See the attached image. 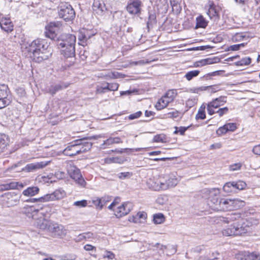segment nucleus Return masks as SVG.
<instances>
[{"instance_id": "obj_44", "label": "nucleus", "mask_w": 260, "mask_h": 260, "mask_svg": "<svg viewBox=\"0 0 260 260\" xmlns=\"http://www.w3.org/2000/svg\"><path fill=\"white\" fill-rule=\"evenodd\" d=\"M93 237V234L91 233L88 232L80 234L78 236L80 240L82 239H90Z\"/></svg>"}, {"instance_id": "obj_54", "label": "nucleus", "mask_w": 260, "mask_h": 260, "mask_svg": "<svg viewBox=\"0 0 260 260\" xmlns=\"http://www.w3.org/2000/svg\"><path fill=\"white\" fill-rule=\"evenodd\" d=\"M226 132H228V131L226 128V126H225V124L224 125H223L222 126H221L219 128H218V129L216 131L217 134L219 136L224 134Z\"/></svg>"}, {"instance_id": "obj_28", "label": "nucleus", "mask_w": 260, "mask_h": 260, "mask_svg": "<svg viewBox=\"0 0 260 260\" xmlns=\"http://www.w3.org/2000/svg\"><path fill=\"white\" fill-rule=\"evenodd\" d=\"M39 190L40 189L37 186L28 187L22 191V195L25 197H32L37 194Z\"/></svg>"}, {"instance_id": "obj_39", "label": "nucleus", "mask_w": 260, "mask_h": 260, "mask_svg": "<svg viewBox=\"0 0 260 260\" xmlns=\"http://www.w3.org/2000/svg\"><path fill=\"white\" fill-rule=\"evenodd\" d=\"M200 73L198 70H193L188 72L185 75V77L188 81L191 80L193 77H197Z\"/></svg>"}, {"instance_id": "obj_49", "label": "nucleus", "mask_w": 260, "mask_h": 260, "mask_svg": "<svg viewBox=\"0 0 260 260\" xmlns=\"http://www.w3.org/2000/svg\"><path fill=\"white\" fill-rule=\"evenodd\" d=\"M155 19L156 16L154 14H149L148 21H147V27L148 28L155 23Z\"/></svg>"}, {"instance_id": "obj_13", "label": "nucleus", "mask_w": 260, "mask_h": 260, "mask_svg": "<svg viewBox=\"0 0 260 260\" xmlns=\"http://www.w3.org/2000/svg\"><path fill=\"white\" fill-rule=\"evenodd\" d=\"M226 96H220L209 102L207 105L208 113L210 115L215 113V109H216L219 107L223 105L226 102Z\"/></svg>"}, {"instance_id": "obj_2", "label": "nucleus", "mask_w": 260, "mask_h": 260, "mask_svg": "<svg viewBox=\"0 0 260 260\" xmlns=\"http://www.w3.org/2000/svg\"><path fill=\"white\" fill-rule=\"evenodd\" d=\"M96 136L85 137L81 139H78L74 141V144L68 146L66 148L63 153L67 156H72L89 150L92 143L87 141L88 139H96Z\"/></svg>"}, {"instance_id": "obj_48", "label": "nucleus", "mask_w": 260, "mask_h": 260, "mask_svg": "<svg viewBox=\"0 0 260 260\" xmlns=\"http://www.w3.org/2000/svg\"><path fill=\"white\" fill-rule=\"evenodd\" d=\"M229 111V108L226 107L218 109L217 111H215V113H217L219 117L222 116L224 114L228 113Z\"/></svg>"}, {"instance_id": "obj_18", "label": "nucleus", "mask_w": 260, "mask_h": 260, "mask_svg": "<svg viewBox=\"0 0 260 260\" xmlns=\"http://www.w3.org/2000/svg\"><path fill=\"white\" fill-rule=\"evenodd\" d=\"M133 209V204L131 202L124 203L121 206L114 210L115 216L120 218L127 214Z\"/></svg>"}, {"instance_id": "obj_7", "label": "nucleus", "mask_w": 260, "mask_h": 260, "mask_svg": "<svg viewBox=\"0 0 260 260\" xmlns=\"http://www.w3.org/2000/svg\"><path fill=\"white\" fill-rule=\"evenodd\" d=\"M68 173L71 178L74 179L78 184L85 186L86 182L80 173V171L74 166L72 161H68L66 166Z\"/></svg>"}, {"instance_id": "obj_34", "label": "nucleus", "mask_w": 260, "mask_h": 260, "mask_svg": "<svg viewBox=\"0 0 260 260\" xmlns=\"http://www.w3.org/2000/svg\"><path fill=\"white\" fill-rule=\"evenodd\" d=\"M244 256L245 260H260V253L258 252H245Z\"/></svg>"}, {"instance_id": "obj_56", "label": "nucleus", "mask_w": 260, "mask_h": 260, "mask_svg": "<svg viewBox=\"0 0 260 260\" xmlns=\"http://www.w3.org/2000/svg\"><path fill=\"white\" fill-rule=\"evenodd\" d=\"M244 37V36H243L242 34L238 33L233 36L232 40L233 41L239 42L243 40Z\"/></svg>"}, {"instance_id": "obj_6", "label": "nucleus", "mask_w": 260, "mask_h": 260, "mask_svg": "<svg viewBox=\"0 0 260 260\" xmlns=\"http://www.w3.org/2000/svg\"><path fill=\"white\" fill-rule=\"evenodd\" d=\"M243 202L238 199L231 200L220 199L219 205H216L215 211H230L237 209L240 206V204Z\"/></svg>"}, {"instance_id": "obj_8", "label": "nucleus", "mask_w": 260, "mask_h": 260, "mask_svg": "<svg viewBox=\"0 0 260 260\" xmlns=\"http://www.w3.org/2000/svg\"><path fill=\"white\" fill-rule=\"evenodd\" d=\"M203 192L209 196L207 199L208 206L211 209L215 211V207L216 205H219V202L221 199L218 197L219 190L216 188L205 189L203 190Z\"/></svg>"}, {"instance_id": "obj_25", "label": "nucleus", "mask_w": 260, "mask_h": 260, "mask_svg": "<svg viewBox=\"0 0 260 260\" xmlns=\"http://www.w3.org/2000/svg\"><path fill=\"white\" fill-rule=\"evenodd\" d=\"M0 27L4 31L7 32L13 30V24L10 18L2 17L0 18Z\"/></svg>"}, {"instance_id": "obj_3", "label": "nucleus", "mask_w": 260, "mask_h": 260, "mask_svg": "<svg viewBox=\"0 0 260 260\" xmlns=\"http://www.w3.org/2000/svg\"><path fill=\"white\" fill-rule=\"evenodd\" d=\"M66 193L64 190L59 188L56 189L54 192L51 193L46 194L44 196L39 198H29L25 199L23 198H21L23 202L35 203L38 202H47L50 201H54L62 199L66 197Z\"/></svg>"}, {"instance_id": "obj_9", "label": "nucleus", "mask_w": 260, "mask_h": 260, "mask_svg": "<svg viewBox=\"0 0 260 260\" xmlns=\"http://www.w3.org/2000/svg\"><path fill=\"white\" fill-rule=\"evenodd\" d=\"M1 201L4 205L12 207L19 204L21 196L15 192H8L1 196Z\"/></svg>"}, {"instance_id": "obj_38", "label": "nucleus", "mask_w": 260, "mask_h": 260, "mask_svg": "<svg viewBox=\"0 0 260 260\" xmlns=\"http://www.w3.org/2000/svg\"><path fill=\"white\" fill-rule=\"evenodd\" d=\"M153 220L155 224L162 223L165 221V216L162 213L154 214Z\"/></svg>"}, {"instance_id": "obj_15", "label": "nucleus", "mask_w": 260, "mask_h": 260, "mask_svg": "<svg viewBox=\"0 0 260 260\" xmlns=\"http://www.w3.org/2000/svg\"><path fill=\"white\" fill-rule=\"evenodd\" d=\"M10 90L7 85L0 84V109L5 107L10 103L8 96Z\"/></svg>"}, {"instance_id": "obj_45", "label": "nucleus", "mask_w": 260, "mask_h": 260, "mask_svg": "<svg viewBox=\"0 0 260 260\" xmlns=\"http://www.w3.org/2000/svg\"><path fill=\"white\" fill-rule=\"evenodd\" d=\"M133 174L131 172H121L118 174V177L120 179H125L129 178Z\"/></svg>"}, {"instance_id": "obj_53", "label": "nucleus", "mask_w": 260, "mask_h": 260, "mask_svg": "<svg viewBox=\"0 0 260 260\" xmlns=\"http://www.w3.org/2000/svg\"><path fill=\"white\" fill-rule=\"evenodd\" d=\"M188 127L180 126L179 127H175L176 130L174 132L175 134L180 133V135H184L185 132L187 129Z\"/></svg>"}, {"instance_id": "obj_12", "label": "nucleus", "mask_w": 260, "mask_h": 260, "mask_svg": "<svg viewBox=\"0 0 260 260\" xmlns=\"http://www.w3.org/2000/svg\"><path fill=\"white\" fill-rule=\"evenodd\" d=\"M48 232L52 236L57 238H62L67 234V230L64 226L54 221H51L49 225Z\"/></svg>"}, {"instance_id": "obj_55", "label": "nucleus", "mask_w": 260, "mask_h": 260, "mask_svg": "<svg viewBox=\"0 0 260 260\" xmlns=\"http://www.w3.org/2000/svg\"><path fill=\"white\" fill-rule=\"evenodd\" d=\"M113 141L112 137L105 140L104 143L101 145V147L103 148H105L106 146L113 144Z\"/></svg>"}, {"instance_id": "obj_37", "label": "nucleus", "mask_w": 260, "mask_h": 260, "mask_svg": "<svg viewBox=\"0 0 260 260\" xmlns=\"http://www.w3.org/2000/svg\"><path fill=\"white\" fill-rule=\"evenodd\" d=\"M223 190L227 193L235 192L234 182H229L225 183L223 187Z\"/></svg>"}, {"instance_id": "obj_52", "label": "nucleus", "mask_w": 260, "mask_h": 260, "mask_svg": "<svg viewBox=\"0 0 260 260\" xmlns=\"http://www.w3.org/2000/svg\"><path fill=\"white\" fill-rule=\"evenodd\" d=\"M226 126V128L227 129V131H231L233 132L236 130L237 128V126L236 125L235 123H229L225 124Z\"/></svg>"}, {"instance_id": "obj_32", "label": "nucleus", "mask_w": 260, "mask_h": 260, "mask_svg": "<svg viewBox=\"0 0 260 260\" xmlns=\"http://www.w3.org/2000/svg\"><path fill=\"white\" fill-rule=\"evenodd\" d=\"M50 222H51V221H48L45 219H40L37 222V226L40 229L48 231Z\"/></svg>"}, {"instance_id": "obj_14", "label": "nucleus", "mask_w": 260, "mask_h": 260, "mask_svg": "<svg viewBox=\"0 0 260 260\" xmlns=\"http://www.w3.org/2000/svg\"><path fill=\"white\" fill-rule=\"evenodd\" d=\"M62 25L61 21L51 22L46 26L45 36L51 39H54L56 36V32L61 27Z\"/></svg>"}, {"instance_id": "obj_33", "label": "nucleus", "mask_w": 260, "mask_h": 260, "mask_svg": "<svg viewBox=\"0 0 260 260\" xmlns=\"http://www.w3.org/2000/svg\"><path fill=\"white\" fill-rule=\"evenodd\" d=\"M240 216L238 214L230 215L228 217H219L218 220L225 223H230V221H233L238 219L240 218Z\"/></svg>"}, {"instance_id": "obj_43", "label": "nucleus", "mask_w": 260, "mask_h": 260, "mask_svg": "<svg viewBox=\"0 0 260 260\" xmlns=\"http://www.w3.org/2000/svg\"><path fill=\"white\" fill-rule=\"evenodd\" d=\"M220 86V84L208 86V91L211 93H215L221 89Z\"/></svg>"}, {"instance_id": "obj_19", "label": "nucleus", "mask_w": 260, "mask_h": 260, "mask_svg": "<svg viewBox=\"0 0 260 260\" xmlns=\"http://www.w3.org/2000/svg\"><path fill=\"white\" fill-rule=\"evenodd\" d=\"M142 4L140 0H130L126 9L131 14H139L141 13Z\"/></svg>"}, {"instance_id": "obj_17", "label": "nucleus", "mask_w": 260, "mask_h": 260, "mask_svg": "<svg viewBox=\"0 0 260 260\" xmlns=\"http://www.w3.org/2000/svg\"><path fill=\"white\" fill-rule=\"evenodd\" d=\"M94 34L91 30L85 28H82L79 30L78 33L79 44L84 46L89 42V40Z\"/></svg>"}, {"instance_id": "obj_64", "label": "nucleus", "mask_w": 260, "mask_h": 260, "mask_svg": "<svg viewBox=\"0 0 260 260\" xmlns=\"http://www.w3.org/2000/svg\"><path fill=\"white\" fill-rule=\"evenodd\" d=\"M119 73L118 72H111L110 73L109 78L110 79H116L119 77Z\"/></svg>"}, {"instance_id": "obj_58", "label": "nucleus", "mask_w": 260, "mask_h": 260, "mask_svg": "<svg viewBox=\"0 0 260 260\" xmlns=\"http://www.w3.org/2000/svg\"><path fill=\"white\" fill-rule=\"evenodd\" d=\"M103 257L113 259L115 257V254L111 251H106L103 255Z\"/></svg>"}, {"instance_id": "obj_31", "label": "nucleus", "mask_w": 260, "mask_h": 260, "mask_svg": "<svg viewBox=\"0 0 260 260\" xmlns=\"http://www.w3.org/2000/svg\"><path fill=\"white\" fill-rule=\"evenodd\" d=\"M207 24L208 21L203 16L200 15L196 18V28H205L207 26Z\"/></svg>"}, {"instance_id": "obj_26", "label": "nucleus", "mask_w": 260, "mask_h": 260, "mask_svg": "<svg viewBox=\"0 0 260 260\" xmlns=\"http://www.w3.org/2000/svg\"><path fill=\"white\" fill-rule=\"evenodd\" d=\"M25 184L19 182H11L8 183L2 184L0 186V190H7L9 189H19L24 187Z\"/></svg>"}, {"instance_id": "obj_30", "label": "nucleus", "mask_w": 260, "mask_h": 260, "mask_svg": "<svg viewBox=\"0 0 260 260\" xmlns=\"http://www.w3.org/2000/svg\"><path fill=\"white\" fill-rule=\"evenodd\" d=\"M9 140L8 137L5 134L0 135V153L4 151L8 145Z\"/></svg>"}, {"instance_id": "obj_24", "label": "nucleus", "mask_w": 260, "mask_h": 260, "mask_svg": "<svg viewBox=\"0 0 260 260\" xmlns=\"http://www.w3.org/2000/svg\"><path fill=\"white\" fill-rule=\"evenodd\" d=\"M162 190H166L170 187H173L178 183V180L175 176H171L168 179L162 177Z\"/></svg>"}, {"instance_id": "obj_57", "label": "nucleus", "mask_w": 260, "mask_h": 260, "mask_svg": "<svg viewBox=\"0 0 260 260\" xmlns=\"http://www.w3.org/2000/svg\"><path fill=\"white\" fill-rule=\"evenodd\" d=\"M109 91H117L118 89L119 84L116 83H109Z\"/></svg>"}, {"instance_id": "obj_36", "label": "nucleus", "mask_w": 260, "mask_h": 260, "mask_svg": "<svg viewBox=\"0 0 260 260\" xmlns=\"http://www.w3.org/2000/svg\"><path fill=\"white\" fill-rule=\"evenodd\" d=\"M206 105L203 104L199 109L197 114L196 116L197 119H204L206 118L205 109Z\"/></svg>"}, {"instance_id": "obj_4", "label": "nucleus", "mask_w": 260, "mask_h": 260, "mask_svg": "<svg viewBox=\"0 0 260 260\" xmlns=\"http://www.w3.org/2000/svg\"><path fill=\"white\" fill-rule=\"evenodd\" d=\"M57 9L59 17L66 21H72L74 19L75 12L72 6L68 3H60Z\"/></svg>"}, {"instance_id": "obj_11", "label": "nucleus", "mask_w": 260, "mask_h": 260, "mask_svg": "<svg viewBox=\"0 0 260 260\" xmlns=\"http://www.w3.org/2000/svg\"><path fill=\"white\" fill-rule=\"evenodd\" d=\"M48 47V45L45 40L38 39L31 42L26 49L30 53V55H34L39 51H41L42 49Z\"/></svg>"}, {"instance_id": "obj_41", "label": "nucleus", "mask_w": 260, "mask_h": 260, "mask_svg": "<svg viewBox=\"0 0 260 260\" xmlns=\"http://www.w3.org/2000/svg\"><path fill=\"white\" fill-rule=\"evenodd\" d=\"M251 61V59L249 57H246L241 59L240 61L237 62L238 66H247L249 65Z\"/></svg>"}, {"instance_id": "obj_59", "label": "nucleus", "mask_w": 260, "mask_h": 260, "mask_svg": "<svg viewBox=\"0 0 260 260\" xmlns=\"http://www.w3.org/2000/svg\"><path fill=\"white\" fill-rule=\"evenodd\" d=\"M142 114V112L141 111L137 112L134 114H131L129 116V119H134L137 118H139Z\"/></svg>"}, {"instance_id": "obj_22", "label": "nucleus", "mask_w": 260, "mask_h": 260, "mask_svg": "<svg viewBox=\"0 0 260 260\" xmlns=\"http://www.w3.org/2000/svg\"><path fill=\"white\" fill-rule=\"evenodd\" d=\"M92 9L96 14L100 15H102L107 11V8L103 0H94Z\"/></svg>"}, {"instance_id": "obj_35", "label": "nucleus", "mask_w": 260, "mask_h": 260, "mask_svg": "<svg viewBox=\"0 0 260 260\" xmlns=\"http://www.w3.org/2000/svg\"><path fill=\"white\" fill-rule=\"evenodd\" d=\"M168 141L167 136L163 134L155 135L153 138V142L156 143H166Z\"/></svg>"}, {"instance_id": "obj_21", "label": "nucleus", "mask_w": 260, "mask_h": 260, "mask_svg": "<svg viewBox=\"0 0 260 260\" xmlns=\"http://www.w3.org/2000/svg\"><path fill=\"white\" fill-rule=\"evenodd\" d=\"M51 55L50 49L48 48L42 49L37 53L34 55H30V57L33 58L35 61L37 62H41L45 60L48 59Z\"/></svg>"}, {"instance_id": "obj_47", "label": "nucleus", "mask_w": 260, "mask_h": 260, "mask_svg": "<svg viewBox=\"0 0 260 260\" xmlns=\"http://www.w3.org/2000/svg\"><path fill=\"white\" fill-rule=\"evenodd\" d=\"M241 163L237 162L230 165L229 167V169L231 171H238L241 169Z\"/></svg>"}, {"instance_id": "obj_40", "label": "nucleus", "mask_w": 260, "mask_h": 260, "mask_svg": "<svg viewBox=\"0 0 260 260\" xmlns=\"http://www.w3.org/2000/svg\"><path fill=\"white\" fill-rule=\"evenodd\" d=\"M233 182H234V185L235 191H236V189H238V190L244 189L246 186V183L241 180H239L238 181Z\"/></svg>"}, {"instance_id": "obj_29", "label": "nucleus", "mask_w": 260, "mask_h": 260, "mask_svg": "<svg viewBox=\"0 0 260 260\" xmlns=\"http://www.w3.org/2000/svg\"><path fill=\"white\" fill-rule=\"evenodd\" d=\"M217 59L216 58H208L204 59H202L194 63V66L196 67H202L207 64H211L216 62Z\"/></svg>"}, {"instance_id": "obj_61", "label": "nucleus", "mask_w": 260, "mask_h": 260, "mask_svg": "<svg viewBox=\"0 0 260 260\" xmlns=\"http://www.w3.org/2000/svg\"><path fill=\"white\" fill-rule=\"evenodd\" d=\"M106 91L104 88H103V87L100 86V85H98L96 87V93H100V94H103L106 92Z\"/></svg>"}, {"instance_id": "obj_46", "label": "nucleus", "mask_w": 260, "mask_h": 260, "mask_svg": "<svg viewBox=\"0 0 260 260\" xmlns=\"http://www.w3.org/2000/svg\"><path fill=\"white\" fill-rule=\"evenodd\" d=\"M93 204L100 209H101L104 206V204L102 203V200L100 198H96L92 200Z\"/></svg>"}, {"instance_id": "obj_5", "label": "nucleus", "mask_w": 260, "mask_h": 260, "mask_svg": "<svg viewBox=\"0 0 260 260\" xmlns=\"http://www.w3.org/2000/svg\"><path fill=\"white\" fill-rule=\"evenodd\" d=\"M249 227L245 225L244 223L239 224V222H235L230 226L224 229L222 233L225 236H241L248 232Z\"/></svg>"}, {"instance_id": "obj_1", "label": "nucleus", "mask_w": 260, "mask_h": 260, "mask_svg": "<svg viewBox=\"0 0 260 260\" xmlns=\"http://www.w3.org/2000/svg\"><path fill=\"white\" fill-rule=\"evenodd\" d=\"M76 41V37L74 35L67 34L61 35L57 43L61 54L66 58H73L75 53Z\"/></svg>"}, {"instance_id": "obj_20", "label": "nucleus", "mask_w": 260, "mask_h": 260, "mask_svg": "<svg viewBox=\"0 0 260 260\" xmlns=\"http://www.w3.org/2000/svg\"><path fill=\"white\" fill-rule=\"evenodd\" d=\"M147 186L155 191L162 190V177L149 178L146 182Z\"/></svg>"}, {"instance_id": "obj_16", "label": "nucleus", "mask_w": 260, "mask_h": 260, "mask_svg": "<svg viewBox=\"0 0 260 260\" xmlns=\"http://www.w3.org/2000/svg\"><path fill=\"white\" fill-rule=\"evenodd\" d=\"M50 161H43L35 163H30L26 165V166L17 172L24 171L26 172H33L38 170L43 169L48 166Z\"/></svg>"}, {"instance_id": "obj_42", "label": "nucleus", "mask_w": 260, "mask_h": 260, "mask_svg": "<svg viewBox=\"0 0 260 260\" xmlns=\"http://www.w3.org/2000/svg\"><path fill=\"white\" fill-rule=\"evenodd\" d=\"M212 258L208 259L206 257H200L199 260H220V254L218 252H213L212 254Z\"/></svg>"}, {"instance_id": "obj_10", "label": "nucleus", "mask_w": 260, "mask_h": 260, "mask_svg": "<svg viewBox=\"0 0 260 260\" xmlns=\"http://www.w3.org/2000/svg\"><path fill=\"white\" fill-rule=\"evenodd\" d=\"M177 91L175 89L169 90L156 103L155 107L160 110L166 108L169 103L172 102L177 96Z\"/></svg>"}, {"instance_id": "obj_23", "label": "nucleus", "mask_w": 260, "mask_h": 260, "mask_svg": "<svg viewBox=\"0 0 260 260\" xmlns=\"http://www.w3.org/2000/svg\"><path fill=\"white\" fill-rule=\"evenodd\" d=\"M69 86V84L65 83H60L52 85L50 86L47 87L46 88V91L47 92L53 95L57 92L65 89Z\"/></svg>"}, {"instance_id": "obj_60", "label": "nucleus", "mask_w": 260, "mask_h": 260, "mask_svg": "<svg viewBox=\"0 0 260 260\" xmlns=\"http://www.w3.org/2000/svg\"><path fill=\"white\" fill-rule=\"evenodd\" d=\"M208 86H202L194 89V92L199 93V92L204 90H208Z\"/></svg>"}, {"instance_id": "obj_62", "label": "nucleus", "mask_w": 260, "mask_h": 260, "mask_svg": "<svg viewBox=\"0 0 260 260\" xmlns=\"http://www.w3.org/2000/svg\"><path fill=\"white\" fill-rule=\"evenodd\" d=\"M110 162L121 163V159L119 157H112L109 159Z\"/></svg>"}, {"instance_id": "obj_51", "label": "nucleus", "mask_w": 260, "mask_h": 260, "mask_svg": "<svg viewBox=\"0 0 260 260\" xmlns=\"http://www.w3.org/2000/svg\"><path fill=\"white\" fill-rule=\"evenodd\" d=\"M180 112L178 111L175 110L168 113L166 115L168 118H177L179 116Z\"/></svg>"}, {"instance_id": "obj_50", "label": "nucleus", "mask_w": 260, "mask_h": 260, "mask_svg": "<svg viewBox=\"0 0 260 260\" xmlns=\"http://www.w3.org/2000/svg\"><path fill=\"white\" fill-rule=\"evenodd\" d=\"M74 205L79 207H85L87 205V201L85 200L76 201L74 202Z\"/></svg>"}, {"instance_id": "obj_63", "label": "nucleus", "mask_w": 260, "mask_h": 260, "mask_svg": "<svg viewBox=\"0 0 260 260\" xmlns=\"http://www.w3.org/2000/svg\"><path fill=\"white\" fill-rule=\"evenodd\" d=\"M253 152L254 154L260 155V144L253 148Z\"/></svg>"}, {"instance_id": "obj_27", "label": "nucleus", "mask_w": 260, "mask_h": 260, "mask_svg": "<svg viewBox=\"0 0 260 260\" xmlns=\"http://www.w3.org/2000/svg\"><path fill=\"white\" fill-rule=\"evenodd\" d=\"M208 11L207 14L208 15L211 19H213L214 21L219 19V15L216 6L213 2H210L209 5L207 6Z\"/></svg>"}]
</instances>
